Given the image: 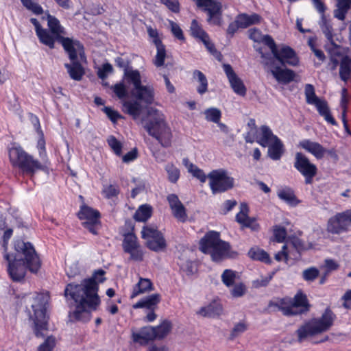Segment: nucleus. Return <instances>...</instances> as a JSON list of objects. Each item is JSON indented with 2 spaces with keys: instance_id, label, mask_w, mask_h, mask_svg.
<instances>
[{
  "instance_id": "473e14b6",
  "label": "nucleus",
  "mask_w": 351,
  "mask_h": 351,
  "mask_svg": "<svg viewBox=\"0 0 351 351\" xmlns=\"http://www.w3.org/2000/svg\"><path fill=\"white\" fill-rule=\"evenodd\" d=\"M78 217L82 220H86L85 221H98L100 214L98 210L84 205L78 213Z\"/></svg>"
},
{
  "instance_id": "e433bc0d",
  "label": "nucleus",
  "mask_w": 351,
  "mask_h": 351,
  "mask_svg": "<svg viewBox=\"0 0 351 351\" xmlns=\"http://www.w3.org/2000/svg\"><path fill=\"white\" fill-rule=\"evenodd\" d=\"M193 78L199 85L197 87V92L203 95L208 90V80L206 75L199 70H195L193 73Z\"/></svg>"
},
{
  "instance_id": "f704fd0d",
  "label": "nucleus",
  "mask_w": 351,
  "mask_h": 351,
  "mask_svg": "<svg viewBox=\"0 0 351 351\" xmlns=\"http://www.w3.org/2000/svg\"><path fill=\"white\" fill-rule=\"evenodd\" d=\"M268 147V156L274 160H278L280 159L284 149V145L280 138L273 141L267 145Z\"/></svg>"
},
{
  "instance_id": "c85d7f7f",
  "label": "nucleus",
  "mask_w": 351,
  "mask_h": 351,
  "mask_svg": "<svg viewBox=\"0 0 351 351\" xmlns=\"http://www.w3.org/2000/svg\"><path fill=\"white\" fill-rule=\"evenodd\" d=\"M154 289L153 284L148 278H139L138 283H136L132 289L131 298H134L136 296L152 291Z\"/></svg>"
},
{
  "instance_id": "bf43d9fd",
  "label": "nucleus",
  "mask_w": 351,
  "mask_h": 351,
  "mask_svg": "<svg viewBox=\"0 0 351 351\" xmlns=\"http://www.w3.org/2000/svg\"><path fill=\"white\" fill-rule=\"evenodd\" d=\"M108 145L117 156L121 155L122 144L114 136H110L107 140Z\"/></svg>"
},
{
  "instance_id": "6ab92c4d",
  "label": "nucleus",
  "mask_w": 351,
  "mask_h": 351,
  "mask_svg": "<svg viewBox=\"0 0 351 351\" xmlns=\"http://www.w3.org/2000/svg\"><path fill=\"white\" fill-rule=\"evenodd\" d=\"M350 226V225L343 212L337 214L328 220L327 229L330 232L333 234H339L346 231Z\"/></svg>"
},
{
  "instance_id": "79ce46f5",
  "label": "nucleus",
  "mask_w": 351,
  "mask_h": 351,
  "mask_svg": "<svg viewBox=\"0 0 351 351\" xmlns=\"http://www.w3.org/2000/svg\"><path fill=\"white\" fill-rule=\"evenodd\" d=\"M249 256L254 259L264 262L265 263H270L271 259L269 254L264 251L258 248H251L248 252Z\"/></svg>"
},
{
  "instance_id": "4be33fe9",
  "label": "nucleus",
  "mask_w": 351,
  "mask_h": 351,
  "mask_svg": "<svg viewBox=\"0 0 351 351\" xmlns=\"http://www.w3.org/2000/svg\"><path fill=\"white\" fill-rule=\"evenodd\" d=\"M268 307L274 312L281 311L285 316L297 315V312L291 306V300L289 298H282L271 301L269 303Z\"/></svg>"
},
{
  "instance_id": "4c0bfd02",
  "label": "nucleus",
  "mask_w": 351,
  "mask_h": 351,
  "mask_svg": "<svg viewBox=\"0 0 351 351\" xmlns=\"http://www.w3.org/2000/svg\"><path fill=\"white\" fill-rule=\"evenodd\" d=\"M319 24L327 40L332 45H335L332 33L333 29L330 21L326 19L325 15H322L321 16Z\"/></svg>"
},
{
  "instance_id": "412c9836",
  "label": "nucleus",
  "mask_w": 351,
  "mask_h": 351,
  "mask_svg": "<svg viewBox=\"0 0 351 351\" xmlns=\"http://www.w3.org/2000/svg\"><path fill=\"white\" fill-rule=\"evenodd\" d=\"M167 201L174 217L179 221H186L188 218L186 208L179 199L178 197L175 194H170L167 196Z\"/></svg>"
},
{
  "instance_id": "f257e3e1",
  "label": "nucleus",
  "mask_w": 351,
  "mask_h": 351,
  "mask_svg": "<svg viewBox=\"0 0 351 351\" xmlns=\"http://www.w3.org/2000/svg\"><path fill=\"white\" fill-rule=\"evenodd\" d=\"M105 271L99 269L90 278L84 279L80 284L69 283L64 289V296L70 305L75 307L70 313L71 319L86 322L90 319L91 312L101 303L98 295V282L105 280Z\"/></svg>"
},
{
  "instance_id": "9b49d317",
  "label": "nucleus",
  "mask_w": 351,
  "mask_h": 351,
  "mask_svg": "<svg viewBox=\"0 0 351 351\" xmlns=\"http://www.w3.org/2000/svg\"><path fill=\"white\" fill-rule=\"evenodd\" d=\"M208 178L213 194L226 192L234 186V178L223 169L213 170L208 174Z\"/></svg>"
},
{
  "instance_id": "c9c22d12",
  "label": "nucleus",
  "mask_w": 351,
  "mask_h": 351,
  "mask_svg": "<svg viewBox=\"0 0 351 351\" xmlns=\"http://www.w3.org/2000/svg\"><path fill=\"white\" fill-rule=\"evenodd\" d=\"M237 23L240 25L241 28H246L248 26L256 24L260 21L261 17L257 14H241L237 17Z\"/></svg>"
},
{
  "instance_id": "2f4dec72",
  "label": "nucleus",
  "mask_w": 351,
  "mask_h": 351,
  "mask_svg": "<svg viewBox=\"0 0 351 351\" xmlns=\"http://www.w3.org/2000/svg\"><path fill=\"white\" fill-rule=\"evenodd\" d=\"M313 106H315L319 114L323 117L328 123L333 125H337L336 121L330 114V109L326 100L322 99Z\"/></svg>"
},
{
  "instance_id": "dca6fc26",
  "label": "nucleus",
  "mask_w": 351,
  "mask_h": 351,
  "mask_svg": "<svg viewBox=\"0 0 351 351\" xmlns=\"http://www.w3.org/2000/svg\"><path fill=\"white\" fill-rule=\"evenodd\" d=\"M122 245L124 252L130 254L131 259L136 261L143 260V252L134 234L130 232L125 234Z\"/></svg>"
},
{
  "instance_id": "423d86ee",
  "label": "nucleus",
  "mask_w": 351,
  "mask_h": 351,
  "mask_svg": "<svg viewBox=\"0 0 351 351\" xmlns=\"http://www.w3.org/2000/svg\"><path fill=\"white\" fill-rule=\"evenodd\" d=\"M335 319L336 315L327 308L320 317L312 319L298 328L295 332L298 342L301 343L309 337L328 331Z\"/></svg>"
},
{
  "instance_id": "6e6d98bb",
  "label": "nucleus",
  "mask_w": 351,
  "mask_h": 351,
  "mask_svg": "<svg viewBox=\"0 0 351 351\" xmlns=\"http://www.w3.org/2000/svg\"><path fill=\"white\" fill-rule=\"evenodd\" d=\"M248 207L246 204L242 203L240 205V211L236 215V221L242 226L249 221L250 217L247 216Z\"/></svg>"
},
{
  "instance_id": "680f3d73",
  "label": "nucleus",
  "mask_w": 351,
  "mask_h": 351,
  "mask_svg": "<svg viewBox=\"0 0 351 351\" xmlns=\"http://www.w3.org/2000/svg\"><path fill=\"white\" fill-rule=\"evenodd\" d=\"M287 236V230L285 228L280 226H275L274 227V237L275 241L278 243L284 241Z\"/></svg>"
},
{
  "instance_id": "6e6552de",
  "label": "nucleus",
  "mask_w": 351,
  "mask_h": 351,
  "mask_svg": "<svg viewBox=\"0 0 351 351\" xmlns=\"http://www.w3.org/2000/svg\"><path fill=\"white\" fill-rule=\"evenodd\" d=\"M47 296L43 293H36L34 298L32 308L34 311V322L35 324V334L38 337H44L45 332L47 330L48 317L46 313Z\"/></svg>"
},
{
  "instance_id": "3c124183",
  "label": "nucleus",
  "mask_w": 351,
  "mask_h": 351,
  "mask_svg": "<svg viewBox=\"0 0 351 351\" xmlns=\"http://www.w3.org/2000/svg\"><path fill=\"white\" fill-rule=\"evenodd\" d=\"M221 281L228 287L233 286L236 280V271L232 269H225L221 274Z\"/></svg>"
},
{
  "instance_id": "9d476101",
  "label": "nucleus",
  "mask_w": 351,
  "mask_h": 351,
  "mask_svg": "<svg viewBox=\"0 0 351 351\" xmlns=\"http://www.w3.org/2000/svg\"><path fill=\"white\" fill-rule=\"evenodd\" d=\"M260 53L262 64L278 82L288 84L293 80L295 73L292 70L282 69L279 64H276V60L270 53H263L261 50Z\"/></svg>"
},
{
  "instance_id": "bb28decb",
  "label": "nucleus",
  "mask_w": 351,
  "mask_h": 351,
  "mask_svg": "<svg viewBox=\"0 0 351 351\" xmlns=\"http://www.w3.org/2000/svg\"><path fill=\"white\" fill-rule=\"evenodd\" d=\"M161 296L158 293H154L140 300L133 305L134 308H147L155 310L158 304L160 302Z\"/></svg>"
},
{
  "instance_id": "a18cd8bd",
  "label": "nucleus",
  "mask_w": 351,
  "mask_h": 351,
  "mask_svg": "<svg viewBox=\"0 0 351 351\" xmlns=\"http://www.w3.org/2000/svg\"><path fill=\"white\" fill-rule=\"evenodd\" d=\"M306 102L310 105H314L322 99L319 98L315 92V88L312 84H306L304 87Z\"/></svg>"
},
{
  "instance_id": "de8ad7c7",
  "label": "nucleus",
  "mask_w": 351,
  "mask_h": 351,
  "mask_svg": "<svg viewBox=\"0 0 351 351\" xmlns=\"http://www.w3.org/2000/svg\"><path fill=\"white\" fill-rule=\"evenodd\" d=\"M167 173L168 180L171 183H176L180 178V172L178 167L172 163H168L165 167Z\"/></svg>"
},
{
  "instance_id": "20e7f679",
  "label": "nucleus",
  "mask_w": 351,
  "mask_h": 351,
  "mask_svg": "<svg viewBox=\"0 0 351 351\" xmlns=\"http://www.w3.org/2000/svg\"><path fill=\"white\" fill-rule=\"evenodd\" d=\"M199 250L209 254L215 262L234 257L237 253L231 250L229 243L220 239V234L216 231L208 232L199 241Z\"/></svg>"
},
{
  "instance_id": "69168bd1",
  "label": "nucleus",
  "mask_w": 351,
  "mask_h": 351,
  "mask_svg": "<svg viewBox=\"0 0 351 351\" xmlns=\"http://www.w3.org/2000/svg\"><path fill=\"white\" fill-rule=\"evenodd\" d=\"M112 72V66L110 63H105L98 69L97 75L99 78L105 80L108 75Z\"/></svg>"
},
{
  "instance_id": "2eb2a0df",
  "label": "nucleus",
  "mask_w": 351,
  "mask_h": 351,
  "mask_svg": "<svg viewBox=\"0 0 351 351\" xmlns=\"http://www.w3.org/2000/svg\"><path fill=\"white\" fill-rule=\"evenodd\" d=\"M199 8L208 14V22L219 25L221 21L222 5L218 0H194Z\"/></svg>"
},
{
  "instance_id": "7c9ffc66",
  "label": "nucleus",
  "mask_w": 351,
  "mask_h": 351,
  "mask_svg": "<svg viewBox=\"0 0 351 351\" xmlns=\"http://www.w3.org/2000/svg\"><path fill=\"white\" fill-rule=\"evenodd\" d=\"M339 74L340 79L347 83L351 77V59L350 57L346 56L341 59Z\"/></svg>"
},
{
  "instance_id": "4d7b16f0",
  "label": "nucleus",
  "mask_w": 351,
  "mask_h": 351,
  "mask_svg": "<svg viewBox=\"0 0 351 351\" xmlns=\"http://www.w3.org/2000/svg\"><path fill=\"white\" fill-rule=\"evenodd\" d=\"M102 193L108 199L116 197L119 193V186L116 184H105L103 186Z\"/></svg>"
},
{
  "instance_id": "cd10ccee",
  "label": "nucleus",
  "mask_w": 351,
  "mask_h": 351,
  "mask_svg": "<svg viewBox=\"0 0 351 351\" xmlns=\"http://www.w3.org/2000/svg\"><path fill=\"white\" fill-rule=\"evenodd\" d=\"M278 138H279L273 134L268 126L262 125L260 128V134L257 136L256 142L265 147Z\"/></svg>"
},
{
  "instance_id": "c03bdc74",
  "label": "nucleus",
  "mask_w": 351,
  "mask_h": 351,
  "mask_svg": "<svg viewBox=\"0 0 351 351\" xmlns=\"http://www.w3.org/2000/svg\"><path fill=\"white\" fill-rule=\"evenodd\" d=\"M178 264L180 267V271L184 273L186 276H191L196 271L194 263L189 259L180 258Z\"/></svg>"
},
{
  "instance_id": "5fc2aeb1",
  "label": "nucleus",
  "mask_w": 351,
  "mask_h": 351,
  "mask_svg": "<svg viewBox=\"0 0 351 351\" xmlns=\"http://www.w3.org/2000/svg\"><path fill=\"white\" fill-rule=\"evenodd\" d=\"M21 2L24 7L36 15L43 12V8L33 0H21Z\"/></svg>"
},
{
  "instance_id": "f3484780",
  "label": "nucleus",
  "mask_w": 351,
  "mask_h": 351,
  "mask_svg": "<svg viewBox=\"0 0 351 351\" xmlns=\"http://www.w3.org/2000/svg\"><path fill=\"white\" fill-rule=\"evenodd\" d=\"M57 42L62 45L71 61L77 59L78 55L81 58H83L84 47L79 40L64 36Z\"/></svg>"
},
{
  "instance_id": "49530a36",
  "label": "nucleus",
  "mask_w": 351,
  "mask_h": 351,
  "mask_svg": "<svg viewBox=\"0 0 351 351\" xmlns=\"http://www.w3.org/2000/svg\"><path fill=\"white\" fill-rule=\"evenodd\" d=\"M248 329V324L245 322H239L234 325L230 331L229 339L234 340L241 336Z\"/></svg>"
},
{
  "instance_id": "0eeeda50",
  "label": "nucleus",
  "mask_w": 351,
  "mask_h": 351,
  "mask_svg": "<svg viewBox=\"0 0 351 351\" xmlns=\"http://www.w3.org/2000/svg\"><path fill=\"white\" fill-rule=\"evenodd\" d=\"M125 80L129 84L133 86L131 95L134 99H137L145 106L152 104L154 100V90L150 85L141 84V76L138 71H127Z\"/></svg>"
},
{
  "instance_id": "13d9d810",
  "label": "nucleus",
  "mask_w": 351,
  "mask_h": 351,
  "mask_svg": "<svg viewBox=\"0 0 351 351\" xmlns=\"http://www.w3.org/2000/svg\"><path fill=\"white\" fill-rule=\"evenodd\" d=\"M111 89L116 96L120 99L124 100L123 99L128 94L126 86L123 82L117 83L111 87Z\"/></svg>"
},
{
  "instance_id": "ea45409f",
  "label": "nucleus",
  "mask_w": 351,
  "mask_h": 351,
  "mask_svg": "<svg viewBox=\"0 0 351 351\" xmlns=\"http://www.w3.org/2000/svg\"><path fill=\"white\" fill-rule=\"evenodd\" d=\"M152 207L147 204H144L138 208L134 218L137 221H146L152 216Z\"/></svg>"
},
{
  "instance_id": "7ed1b4c3",
  "label": "nucleus",
  "mask_w": 351,
  "mask_h": 351,
  "mask_svg": "<svg viewBox=\"0 0 351 351\" xmlns=\"http://www.w3.org/2000/svg\"><path fill=\"white\" fill-rule=\"evenodd\" d=\"M34 125L40 134L37 142L40 161L35 159L32 155L25 152L21 147H12L9 149V158L12 165L20 169L23 173L34 176L38 171H45L47 169L48 159L45 149V141L43 134L40 130L39 120L34 117Z\"/></svg>"
},
{
  "instance_id": "a19ab883",
  "label": "nucleus",
  "mask_w": 351,
  "mask_h": 351,
  "mask_svg": "<svg viewBox=\"0 0 351 351\" xmlns=\"http://www.w3.org/2000/svg\"><path fill=\"white\" fill-rule=\"evenodd\" d=\"M172 325L170 321L165 319L161 324L154 327L156 333V339H162L166 337L171 331Z\"/></svg>"
},
{
  "instance_id": "ddd939ff",
  "label": "nucleus",
  "mask_w": 351,
  "mask_h": 351,
  "mask_svg": "<svg viewBox=\"0 0 351 351\" xmlns=\"http://www.w3.org/2000/svg\"><path fill=\"white\" fill-rule=\"evenodd\" d=\"M293 167L304 178L306 184L313 183V178L317 173V167L306 155L301 152L295 153Z\"/></svg>"
},
{
  "instance_id": "4468645a",
  "label": "nucleus",
  "mask_w": 351,
  "mask_h": 351,
  "mask_svg": "<svg viewBox=\"0 0 351 351\" xmlns=\"http://www.w3.org/2000/svg\"><path fill=\"white\" fill-rule=\"evenodd\" d=\"M141 234L142 238L146 240L147 247L151 250L158 252L166 248V241L156 228L145 226L141 230Z\"/></svg>"
},
{
  "instance_id": "5701e85b",
  "label": "nucleus",
  "mask_w": 351,
  "mask_h": 351,
  "mask_svg": "<svg viewBox=\"0 0 351 351\" xmlns=\"http://www.w3.org/2000/svg\"><path fill=\"white\" fill-rule=\"evenodd\" d=\"M299 146L311 154L317 160L323 158L327 152V150L321 144L309 139L302 140L299 143Z\"/></svg>"
},
{
  "instance_id": "0e129e2a",
  "label": "nucleus",
  "mask_w": 351,
  "mask_h": 351,
  "mask_svg": "<svg viewBox=\"0 0 351 351\" xmlns=\"http://www.w3.org/2000/svg\"><path fill=\"white\" fill-rule=\"evenodd\" d=\"M56 345L55 338L50 336L48 337L45 341L40 345L38 351H52Z\"/></svg>"
},
{
  "instance_id": "e2e57ef3",
  "label": "nucleus",
  "mask_w": 351,
  "mask_h": 351,
  "mask_svg": "<svg viewBox=\"0 0 351 351\" xmlns=\"http://www.w3.org/2000/svg\"><path fill=\"white\" fill-rule=\"evenodd\" d=\"M208 51L213 54L216 58L219 60L221 57V53L215 49L214 44L210 41L209 36H207V38H204L201 40Z\"/></svg>"
},
{
  "instance_id": "a211bd4d",
  "label": "nucleus",
  "mask_w": 351,
  "mask_h": 351,
  "mask_svg": "<svg viewBox=\"0 0 351 351\" xmlns=\"http://www.w3.org/2000/svg\"><path fill=\"white\" fill-rule=\"evenodd\" d=\"M223 71L225 72L230 86L235 93L241 96H244L246 93V88L242 80L237 76L234 71L232 67L229 64L223 65Z\"/></svg>"
},
{
  "instance_id": "39448f33",
  "label": "nucleus",
  "mask_w": 351,
  "mask_h": 351,
  "mask_svg": "<svg viewBox=\"0 0 351 351\" xmlns=\"http://www.w3.org/2000/svg\"><path fill=\"white\" fill-rule=\"evenodd\" d=\"M141 123L147 133L155 138L164 147H169L171 145L172 133L170 128L165 121L164 115L158 110L149 113L147 121H141Z\"/></svg>"
},
{
  "instance_id": "603ef678",
  "label": "nucleus",
  "mask_w": 351,
  "mask_h": 351,
  "mask_svg": "<svg viewBox=\"0 0 351 351\" xmlns=\"http://www.w3.org/2000/svg\"><path fill=\"white\" fill-rule=\"evenodd\" d=\"M249 38L256 43H263L267 46V38L271 37L269 35H263L261 32L257 29H250L249 31Z\"/></svg>"
},
{
  "instance_id": "b1692460",
  "label": "nucleus",
  "mask_w": 351,
  "mask_h": 351,
  "mask_svg": "<svg viewBox=\"0 0 351 351\" xmlns=\"http://www.w3.org/2000/svg\"><path fill=\"white\" fill-rule=\"evenodd\" d=\"M223 313L222 304L219 300H213L208 304L202 306L197 311V314L202 317H217Z\"/></svg>"
},
{
  "instance_id": "72a5a7b5",
  "label": "nucleus",
  "mask_w": 351,
  "mask_h": 351,
  "mask_svg": "<svg viewBox=\"0 0 351 351\" xmlns=\"http://www.w3.org/2000/svg\"><path fill=\"white\" fill-rule=\"evenodd\" d=\"M182 163L187 169L188 172L192 176L198 179L201 182L204 183L208 178L203 170L199 169L197 165L191 162L188 158H185L182 160Z\"/></svg>"
},
{
  "instance_id": "37998d69",
  "label": "nucleus",
  "mask_w": 351,
  "mask_h": 351,
  "mask_svg": "<svg viewBox=\"0 0 351 351\" xmlns=\"http://www.w3.org/2000/svg\"><path fill=\"white\" fill-rule=\"evenodd\" d=\"M190 30L191 35L199 40L207 38V36H208V34L203 29L202 25L199 24V23L195 19L192 21Z\"/></svg>"
},
{
  "instance_id": "aec40b11",
  "label": "nucleus",
  "mask_w": 351,
  "mask_h": 351,
  "mask_svg": "<svg viewBox=\"0 0 351 351\" xmlns=\"http://www.w3.org/2000/svg\"><path fill=\"white\" fill-rule=\"evenodd\" d=\"M121 104L123 112L132 117L134 120H138L147 107L136 99L122 100Z\"/></svg>"
},
{
  "instance_id": "58836bf2",
  "label": "nucleus",
  "mask_w": 351,
  "mask_h": 351,
  "mask_svg": "<svg viewBox=\"0 0 351 351\" xmlns=\"http://www.w3.org/2000/svg\"><path fill=\"white\" fill-rule=\"evenodd\" d=\"M154 45L157 49V53L154 60V64L157 67H160L164 64L166 57L165 47L160 39H156L154 40Z\"/></svg>"
},
{
  "instance_id": "a878e982",
  "label": "nucleus",
  "mask_w": 351,
  "mask_h": 351,
  "mask_svg": "<svg viewBox=\"0 0 351 351\" xmlns=\"http://www.w3.org/2000/svg\"><path fill=\"white\" fill-rule=\"evenodd\" d=\"M291 306L297 312V315L308 312L310 305L306 295L301 292L298 293L291 300Z\"/></svg>"
},
{
  "instance_id": "09e8293b",
  "label": "nucleus",
  "mask_w": 351,
  "mask_h": 351,
  "mask_svg": "<svg viewBox=\"0 0 351 351\" xmlns=\"http://www.w3.org/2000/svg\"><path fill=\"white\" fill-rule=\"evenodd\" d=\"M278 197L289 204H293L295 196L290 188H284L278 191Z\"/></svg>"
},
{
  "instance_id": "393cba45",
  "label": "nucleus",
  "mask_w": 351,
  "mask_h": 351,
  "mask_svg": "<svg viewBox=\"0 0 351 351\" xmlns=\"http://www.w3.org/2000/svg\"><path fill=\"white\" fill-rule=\"evenodd\" d=\"M132 339L134 342L141 345H146L149 341L156 339V333L154 327L145 326L137 332L132 333Z\"/></svg>"
},
{
  "instance_id": "f8f14e48",
  "label": "nucleus",
  "mask_w": 351,
  "mask_h": 351,
  "mask_svg": "<svg viewBox=\"0 0 351 351\" xmlns=\"http://www.w3.org/2000/svg\"><path fill=\"white\" fill-rule=\"evenodd\" d=\"M46 19L48 29H46L47 36L41 43L52 49L55 47V43L64 37L66 32L60 21L54 16L47 14Z\"/></svg>"
},
{
  "instance_id": "338daca9",
  "label": "nucleus",
  "mask_w": 351,
  "mask_h": 351,
  "mask_svg": "<svg viewBox=\"0 0 351 351\" xmlns=\"http://www.w3.org/2000/svg\"><path fill=\"white\" fill-rule=\"evenodd\" d=\"M169 25H170L171 32L173 34V35L178 40H184V36L183 34V32H182V29L180 28V25L178 23L173 22L172 21H169Z\"/></svg>"
},
{
  "instance_id": "1a4fd4ad",
  "label": "nucleus",
  "mask_w": 351,
  "mask_h": 351,
  "mask_svg": "<svg viewBox=\"0 0 351 351\" xmlns=\"http://www.w3.org/2000/svg\"><path fill=\"white\" fill-rule=\"evenodd\" d=\"M267 46L270 49L271 56L275 58L276 64L285 66H296L299 60L295 52L290 47L282 45L277 47L271 37L267 38Z\"/></svg>"
},
{
  "instance_id": "774afa93",
  "label": "nucleus",
  "mask_w": 351,
  "mask_h": 351,
  "mask_svg": "<svg viewBox=\"0 0 351 351\" xmlns=\"http://www.w3.org/2000/svg\"><path fill=\"white\" fill-rule=\"evenodd\" d=\"M237 204V202L234 199H228L225 201L221 207V213L226 215L231 211Z\"/></svg>"
},
{
  "instance_id": "864d4df0",
  "label": "nucleus",
  "mask_w": 351,
  "mask_h": 351,
  "mask_svg": "<svg viewBox=\"0 0 351 351\" xmlns=\"http://www.w3.org/2000/svg\"><path fill=\"white\" fill-rule=\"evenodd\" d=\"M319 275V271L315 267H311L302 271V278L308 282L314 281Z\"/></svg>"
},
{
  "instance_id": "8fccbe9b",
  "label": "nucleus",
  "mask_w": 351,
  "mask_h": 351,
  "mask_svg": "<svg viewBox=\"0 0 351 351\" xmlns=\"http://www.w3.org/2000/svg\"><path fill=\"white\" fill-rule=\"evenodd\" d=\"M205 118L208 121L218 123L221 117V111L216 108H210L204 111Z\"/></svg>"
},
{
  "instance_id": "052dcab7",
  "label": "nucleus",
  "mask_w": 351,
  "mask_h": 351,
  "mask_svg": "<svg viewBox=\"0 0 351 351\" xmlns=\"http://www.w3.org/2000/svg\"><path fill=\"white\" fill-rule=\"evenodd\" d=\"M30 21L34 25L36 36H38L39 41L41 43V41L43 40V38L47 36L46 29L43 28L35 18L30 19Z\"/></svg>"
},
{
  "instance_id": "f03ea898",
  "label": "nucleus",
  "mask_w": 351,
  "mask_h": 351,
  "mask_svg": "<svg viewBox=\"0 0 351 351\" xmlns=\"http://www.w3.org/2000/svg\"><path fill=\"white\" fill-rule=\"evenodd\" d=\"M15 254H4V258L8 261V271L16 282L23 280L26 270L36 273L40 267V260L35 249L29 242L17 240L14 244Z\"/></svg>"
},
{
  "instance_id": "c756f323",
  "label": "nucleus",
  "mask_w": 351,
  "mask_h": 351,
  "mask_svg": "<svg viewBox=\"0 0 351 351\" xmlns=\"http://www.w3.org/2000/svg\"><path fill=\"white\" fill-rule=\"evenodd\" d=\"M71 62V64H64V66L66 69L70 77L76 81L81 80L84 74L82 66L78 62L77 59Z\"/></svg>"
}]
</instances>
